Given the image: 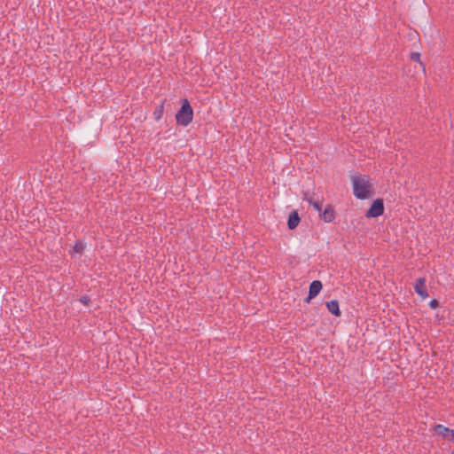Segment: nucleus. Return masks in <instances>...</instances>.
<instances>
[{
  "label": "nucleus",
  "mask_w": 454,
  "mask_h": 454,
  "mask_svg": "<svg viewBox=\"0 0 454 454\" xmlns=\"http://www.w3.org/2000/svg\"><path fill=\"white\" fill-rule=\"evenodd\" d=\"M326 307L332 314H333L336 317H339L340 315V310L339 308V303L336 300H332L330 301L326 302Z\"/></svg>",
  "instance_id": "nucleus-7"
},
{
  "label": "nucleus",
  "mask_w": 454,
  "mask_h": 454,
  "mask_svg": "<svg viewBox=\"0 0 454 454\" xmlns=\"http://www.w3.org/2000/svg\"><path fill=\"white\" fill-rule=\"evenodd\" d=\"M322 289V283L319 280H314L309 286V296L306 299L307 302H309L311 299L316 297Z\"/></svg>",
  "instance_id": "nucleus-5"
},
{
  "label": "nucleus",
  "mask_w": 454,
  "mask_h": 454,
  "mask_svg": "<svg viewBox=\"0 0 454 454\" xmlns=\"http://www.w3.org/2000/svg\"><path fill=\"white\" fill-rule=\"evenodd\" d=\"M384 212L383 202L380 200H376L372 204L371 207L366 213L367 217H378L381 215Z\"/></svg>",
  "instance_id": "nucleus-3"
},
{
  "label": "nucleus",
  "mask_w": 454,
  "mask_h": 454,
  "mask_svg": "<svg viewBox=\"0 0 454 454\" xmlns=\"http://www.w3.org/2000/svg\"><path fill=\"white\" fill-rule=\"evenodd\" d=\"M449 441H454V430L450 429V435H448Z\"/></svg>",
  "instance_id": "nucleus-15"
},
{
  "label": "nucleus",
  "mask_w": 454,
  "mask_h": 454,
  "mask_svg": "<svg viewBox=\"0 0 454 454\" xmlns=\"http://www.w3.org/2000/svg\"><path fill=\"white\" fill-rule=\"evenodd\" d=\"M414 289L416 293L422 298L426 299L428 296L427 288H426V279L424 278H420L417 279Z\"/></svg>",
  "instance_id": "nucleus-4"
},
{
  "label": "nucleus",
  "mask_w": 454,
  "mask_h": 454,
  "mask_svg": "<svg viewBox=\"0 0 454 454\" xmlns=\"http://www.w3.org/2000/svg\"><path fill=\"white\" fill-rule=\"evenodd\" d=\"M163 109H164V106H163V103H161L153 112V117L156 121H159L161 117H162V114H163Z\"/></svg>",
  "instance_id": "nucleus-10"
},
{
  "label": "nucleus",
  "mask_w": 454,
  "mask_h": 454,
  "mask_svg": "<svg viewBox=\"0 0 454 454\" xmlns=\"http://www.w3.org/2000/svg\"><path fill=\"white\" fill-rule=\"evenodd\" d=\"M353 193L359 200H366L373 196V188L371 179L364 175L351 176Z\"/></svg>",
  "instance_id": "nucleus-1"
},
{
  "label": "nucleus",
  "mask_w": 454,
  "mask_h": 454,
  "mask_svg": "<svg viewBox=\"0 0 454 454\" xmlns=\"http://www.w3.org/2000/svg\"><path fill=\"white\" fill-rule=\"evenodd\" d=\"M434 431L435 434L442 435V437L446 438L448 440V435H450V429L442 426V425H436L434 428Z\"/></svg>",
  "instance_id": "nucleus-9"
},
{
  "label": "nucleus",
  "mask_w": 454,
  "mask_h": 454,
  "mask_svg": "<svg viewBox=\"0 0 454 454\" xmlns=\"http://www.w3.org/2000/svg\"><path fill=\"white\" fill-rule=\"evenodd\" d=\"M81 302L87 305L89 302V298L87 296H83L81 298Z\"/></svg>",
  "instance_id": "nucleus-14"
},
{
  "label": "nucleus",
  "mask_w": 454,
  "mask_h": 454,
  "mask_svg": "<svg viewBox=\"0 0 454 454\" xmlns=\"http://www.w3.org/2000/svg\"><path fill=\"white\" fill-rule=\"evenodd\" d=\"M454 454V453H453Z\"/></svg>",
  "instance_id": "nucleus-17"
},
{
  "label": "nucleus",
  "mask_w": 454,
  "mask_h": 454,
  "mask_svg": "<svg viewBox=\"0 0 454 454\" xmlns=\"http://www.w3.org/2000/svg\"><path fill=\"white\" fill-rule=\"evenodd\" d=\"M193 116L192 108L187 99H184L180 110L176 114V119L178 124L187 126L192 121Z\"/></svg>",
  "instance_id": "nucleus-2"
},
{
  "label": "nucleus",
  "mask_w": 454,
  "mask_h": 454,
  "mask_svg": "<svg viewBox=\"0 0 454 454\" xmlns=\"http://www.w3.org/2000/svg\"><path fill=\"white\" fill-rule=\"evenodd\" d=\"M335 217V214H334V211L332 207H327L323 214L321 215V218L325 222V223H331L333 221Z\"/></svg>",
  "instance_id": "nucleus-8"
},
{
  "label": "nucleus",
  "mask_w": 454,
  "mask_h": 454,
  "mask_svg": "<svg viewBox=\"0 0 454 454\" xmlns=\"http://www.w3.org/2000/svg\"><path fill=\"white\" fill-rule=\"evenodd\" d=\"M308 201H309V203L310 205H312V206H313V207H314L317 211H318V212H320V211H321V205H320L318 202H317V201H313V200H308Z\"/></svg>",
  "instance_id": "nucleus-13"
},
{
  "label": "nucleus",
  "mask_w": 454,
  "mask_h": 454,
  "mask_svg": "<svg viewBox=\"0 0 454 454\" xmlns=\"http://www.w3.org/2000/svg\"><path fill=\"white\" fill-rule=\"evenodd\" d=\"M429 304L432 308L434 309L437 307L438 301L436 300H432Z\"/></svg>",
  "instance_id": "nucleus-16"
},
{
  "label": "nucleus",
  "mask_w": 454,
  "mask_h": 454,
  "mask_svg": "<svg viewBox=\"0 0 454 454\" xmlns=\"http://www.w3.org/2000/svg\"><path fill=\"white\" fill-rule=\"evenodd\" d=\"M299 223H300V217L298 215V213L296 211L292 212L289 215L288 223H287L289 229L290 230L295 229L298 226Z\"/></svg>",
  "instance_id": "nucleus-6"
},
{
  "label": "nucleus",
  "mask_w": 454,
  "mask_h": 454,
  "mask_svg": "<svg viewBox=\"0 0 454 454\" xmlns=\"http://www.w3.org/2000/svg\"><path fill=\"white\" fill-rule=\"evenodd\" d=\"M411 59L414 61L419 62L421 66H423V63L420 61V54L418 52H413L411 54Z\"/></svg>",
  "instance_id": "nucleus-12"
},
{
  "label": "nucleus",
  "mask_w": 454,
  "mask_h": 454,
  "mask_svg": "<svg viewBox=\"0 0 454 454\" xmlns=\"http://www.w3.org/2000/svg\"><path fill=\"white\" fill-rule=\"evenodd\" d=\"M83 248H84V246L82 243L81 242H77L74 247V251L78 253V254H81L82 251H83Z\"/></svg>",
  "instance_id": "nucleus-11"
}]
</instances>
